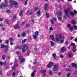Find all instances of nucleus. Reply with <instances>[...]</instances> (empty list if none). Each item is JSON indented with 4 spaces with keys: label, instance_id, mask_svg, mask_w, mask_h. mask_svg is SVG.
I'll list each match as a JSON object with an SVG mask.
<instances>
[{
    "label": "nucleus",
    "instance_id": "a878e982",
    "mask_svg": "<svg viewBox=\"0 0 77 77\" xmlns=\"http://www.w3.org/2000/svg\"><path fill=\"white\" fill-rule=\"evenodd\" d=\"M35 35L36 36H38L39 35V32H38V31H36L35 33Z\"/></svg>",
    "mask_w": 77,
    "mask_h": 77
},
{
    "label": "nucleus",
    "instance_id": "6e6552de",
    "mask_svg": "<svg viewBox=\"0 0 77 77\" xmlns=\"http://www.w3.org/2000/svg\"><path fill=\"white\" fill-rule=\"evenodd\" d=\"M20 61L21 63L22 62H23L25 61V59L22 57V56H20L19 57Z\"/></svg>",
    "mask_w": 77,
    "mask_h": 77
},
{
    "label": "nucleus",
    "instance_id": "ddd939ff",
    "mask_svg": "<svg viewBox=\"0 0 77 77\" xmlns=\"http://www.w3.org/2000/svg\"><path fill=\"white\" fill-rule=\"evenodd\" d=\"M48 5L47 4H46L44 5V10L47 11L48 9H47V8H48Z\"/></svg>",
    "mask_w": 77,
    "mask_h": 77
},
{
    "label": "nucleus",
    "instance_id": "bf43d9fd",
    "mask_svg": "<svg viewBox=\"0 0 77 77\" xmlns=\"http://www.w3.org/2000/svg\"><path fill=\"white\" fill-rule=\"evenodd\" d=\"M0 65H1V66H2V65H3V63L2 62H0Z\"/></svg>",
    "mask_w": 77,
    "mask_h": 77
},
{
    "label": "nucleus",
    "instance_id": "37998d69",
    "mask_svg": "<svg viewBox=\"0 0 77 77\" xmlns=\"http://www.w3.org/2000/svg\"><path fill=\"white\" fill-rule=\"evenodd\" d=\"M71 75V74L70 73H68L67 74V77H69Z\"/></svg>",
    "mask_w": 77,
    "mask_h": 77
},
{
    "label": "nucleus",
    "instance_id": "f704fd0d",
    "mask_svg": "<svg viewBox=\"0 0 77 77\" xmlns=\"http://www.w3.org/2000/svg\"><path fill=\"white\" fill-rule=\"evenodd\" d=\"M75 48H76V47L73 48L72 51H73L74 52L75 51Z\"/></svg>",
    "mask_w": 77,
    "mask_h": 77
},
{
    "label": "nucleus",
    "instance_id": "69168bd1",
    "mask_svg": "<svg viewBox=\"0 0 77 77\" xmlns=\"http://www.w3.org/2000/svg\"><path fill=\"white\" fill-rule=\"evenodd\" d=\"M74 41H75V42H77V38H75L74 39Z\"/></svg>",
    "mask_w": 77,
    "mask_h": 77
},
{
    "label": "nucleus",
    "instance_id": "c9c22d12",
    "mask_svg": "<svg viewBox=\"0 0 77 77\" xmlns=\"http://www.w3.org/2000/svg\"><path fill=\"white\" fill-rule=\"evenodd\" d=\"M27 2H28V0H26L25 2L24 5L26 6L27 4Z\"/></svg>",
    "mask_w": 77,
    "mask_h": 77
},
{
    "label": "nucleus",
    "instance_id": "f257e3e1",
    "mask_svg": "<svg viewBox=\"0 0 77 77\" xmlns=\"http://www.w3.org/2000/svg\"><path fill=\"white\" fill-rule=\"evenodd\" d=\"M55 40L57 41H59L60 44H62L63 42L64 41L65 37L63 36V35L61 34L57 33L56 34L55 37Z\"/></svg>",
    "mask_w": 77,
    "mask_h": 77
},
{
    "label": "nucleus",
    "instance_id": "864d4df0",
    "mask_svg": "<svg viewBox=\"0 0 77 77\" xmlns=\"http://www.w3.org/2000/svg\"><path fill=\"white\" fill-rule=\"evenodd\" d=\"M31 21L32 22V23H34L35 20H34V19H32V20H31Z\"/></svg>",
    "mask_w": 77,
    "mask_h": 77
},
{
    "label": "nucleus",
    "instance_id": "8fccbe9b",
    "mask_svg": "<svg viewBox=\"0 0 77 77\" xmlns=\"http://www.w3.org/2000/svg\"><path fill=\"white\" fill-rule=\"evenodd\" d=\"M58 20H59L60 21V20H62V18H61V17H59L58 18Z\"/></svg>",
    "mask_w": 77,
    "mask_h": 77
},
{
    "label": "nucleus",
    "instance_id": "9b49d317",
    "mask_svg": "<svg viewBox=\"0 0 77 77\" xmlns=\"http://www.w3.org/2000/svg\"><path fill=\"white\" fill-rule=\"evenodd\" d=\"M58 69V68H57V66L56 65H54V71H57Z\"/></svg>",
    "mask_w": 77,
    "mask_h": 77
},
{
    "label": "nucleus",
    "instance_id": "5fc2aeb1",
    "mask_svg": "<svg viewBox=\"0 0 77 77\" xmlns=\"http://www.w3.org/2000/svg\"><path fill=\"white\" fill-rule=\"evenodd\" d=\"M3 63L5 65L6 64V61H5L3 62Z\"/></svg>",
    "mask_w": 77,
    "mask_h": 77
},
{
    "label": "nucleus",
    "instance_id": "dca6fc26",
    "mask_svg": "<svg viewBox=\"0 0 77 77\" xmlns=\"http://www.w3.org/2000/svg\"><path fill=\"white\" fill-rule=\"evenodd\" d=\"M36 72V70H34L33 72L31 74V75L33 77H35V72Z\"/></svg>",
    "mask_w": 77,
    "mask_h": 77
},
{
    "label": "nucleus",
    "instance_id": "f3484780",
    "mask_svg": "<svg viewBox=\"0 0 77 77\" xmlns=\"http://www.w3.org/2000/svg\"><path fill=\"white\" fill-rule=\"evenodd\" d=\"M17 48H18L19 50H21L22 48V46H16L15 47V49H17Z\"/></svg>",
    "mask_w": 77,
    "mask_h": 77
},
{
    "label": "nucleus",
    "instance_id": "4c0bfd02",
    "mask_svg": "<svg viewBox=\"0 0 77 77\" xmlns=\"http://www.w3.org/2000/svg\"><path fill=\"white\" fill-rule=\"evenodd\" d=\"M9 40H10V41H14V38H9Z\"/></svg>",
    "mask_w": 77,
    "mask_h": 77
},
{
    "label": "nucleus",
    "instance_id": "7ed1b4c3",
    "mask_svg": "<svg viewBox=\"0 0 77 77\" xmlns=\"http://www.w3.org/2000/svg\"><path fill=\"white\" fill-rule=\"evenodd\" d=\"M70 11V9L69 8H68L67 10H65L64 11V12L65 13V15L66 16H64L63 17V18L65 20H66V18L69 17L68 15V12Z\"/></svg>",
    "mask_w": 77,
    "mask_h": 77
},
{
    "label": "nucleus",
    "instance_id": "c03bdc74",
    "mask_svg": "<svg viewBox=\"0 0 77 77\" xmlns=\"http://www.w3.org/2000/svg\"><path fill=\"white\" fill-rule=\"evenodd\" d=\"M67 26L68 28H69L71 27V25L69 24L67 25Z\"/></svg>",
    "mask_w": 77,
    "mask_h": 77
},
{
    "label": "nucleus",
    "instance_id": "a18cd8bd",
    "mask_svg": "<svg viewBox=\"0 0 77 77\" xmlns=\"http://www.w3.org/2000/svg\"><path fill=\"white\" fill-rule=\"evenodd\" d=\"M38 7H36L35 8V11H37V10H38Z\"/></svg>",
    "mask_w": 77,
    "mask_h": 77
},
{
    "label": "nucleus",
    "instance_id": "58836bf2",
    "mask_svg": "<svg viewBox=\"0 0 77 77\" xmlns=\"http://www.w3.org/2000/svg\"><path fill=\"white\" fill-rule=\"evenodd\" d=\"M73 28L75 29V30H77V27L76 26H73Z\"/></svg>",
    "mask_w": 77,
    "mask_h": 77
},
{
    "label": "nucleus",
    "instance_id": "338daca9",
    "mask_svg": "<svg viewBox=\"0 0 77 77\" xmlns=\"http://www.w3.org/2000/svg\"><path fill=\"white\" fill-rule=\"evenodd\" d=\"M0 75H2V72L1 71H0Z\"/></svg>",
    "mask_w": 77,
    "mask_h": 77
},
{
    "label": "nucleus",
    "instance_id": "aec40b11",
    "mask_svg": "<svg viewBox=\"0 0 77 77\" xmlns=\"http://www.w3.org/2000/svg\"><path fill=\"white\" fill-rule=\"evenodd\" d=\"M72 54L71 53H69L68 54V57L69 58H71V57H72Z\"/></svg>",
    "mask_w": 77,
    "mask_h": 77
},
{
    "label": "nucleus",
    "instance_id": "e433bc0d",
    "mask_svg": "<svg viewBox=\"0 0 77 77\" xmlns=\"http://www.w3.org/2000/svg\"><path fill=\"white\" fill-rule=\"evenodd\" d=\"M53 29V27L52 26H51L49 28V30H51L52 31V30Z\"/></svg>",
    "mask_w": 77,
    "mask_h": 77
},
{
    "label": "nucleus",
    "instance_id": "680f3d73",
    "mask_svg": "<svg viewBox=\"0 0 77 77\" xmlns=\"http://www.w3.org/2000/svg\"><path fill=\"white\" fill-rule=\"evenodd\" d=\"M10 44L11 45H13V43L12 42H10Z\"/></svg>",
    "mask_w": 77,
    "mask_h": 77
},
{
    "label": "nucleus",
    "instance_id": "5701e85b",
    "mask_svg": "<svg viewBox=\"0 0 77 77\" xmlns=\"http://www.w3.org/2000/svg\"><path fill=\"white\" fill-rule=\"evenodd\" d=\"M66 48H65L63 47L62 48L61 51H66Z\"/></svg>",
    "mask_w": 77,
    "mask_h": 77
},
{
    "label": "nucleus",
    "instance_id": "393cba45",
    "mask_svg": "<svg viewBox=\"0 0 77 77\" xmlns=\"http://www.w3.org/2000/svg\"><path fill=\"white\" fill-rule=\"evenodd\" d=\"M46 17L47 18H49V15L48 13L46 12Z\"/></svg>",
    "mask_w": 77,
    "mask_h": 77
},
{
    "label": "nucleus",
    "instance_id": "2eb2a0df",
    "mask_svg": "<svg viewBox=\"0 0 77 77\" xmlns=\"http://www.w3.org/2000/svg\"><path fill=\"white\" fill-rule=\"evenodd\" d=\"M50 38H51L53 41H54L55 39H54V36L53 35H51L50 36Z\"/></svg>",
    "mask_w": 77,
    "mask_h": 77
},
{
    "label": "nucleus",
    "instance_id": "6e6d98bb",
    "mask_svg": "<svg viewBox=\"0 0 77 77\" xmlns=\"http://www.w3.org/2000/svg\"><path fill=\"white\" fill-rule=\"evenodd\" d=\"M16 18V16H14L13 17V19H15Z\"/></svg>",
    "mask_w": 77,
    "mask_h": 77
},
{
    "label": "nucleus",
    "instance_id": "603ef678",
    "mask_svg": "<svg viewBox=\"0 0 77 77\" xmlns=\"http://www.w3.org/2000/svg\"><path fill=\"white\" fill-rule=\"evenodd\" d=\"M74 13H75V14H77V11H76V10H75L74 11Z\"/></svg>",
    "mask_w": 77,
    "mask_h": 77
},
{
    "label": "nucleus",
    "instance_id": "3c124183",
    "mask_svg": "<svg viewBox=\"0 0 77 77\" xmlns=\"http://www.w3.org/2000/svg\"><path fill=\"white\" fill-rule=\"evenodd\" d=\"M3 18H0V21H3Z\"/></svg>",
    "mask_w": 77,
    "mask_h": 77
},
{
    "label": "nucleus",
    "instance_id": "bb28decb",
    "mask_svg": "<svg viewBox=\"0 0 77 77\" xmlns=\"http://www.w3.org/2000/svg\"><path fill=\"white\" fill-rule=\"evenodd\" d=\"M5 47H6V45H2L1 46V48H5Z\"/></svg>",
    "mask_w": 77,
    "mask_h": 77
},
{
    "label": "nucleus",
    "instance_id": "2f4dec72",
    "mask_svg": "<svg viewBox=\"0 0 77 77\" xmlns=\"http://www.w3.org/2000/svg\"><path fill=\"white\" fill-rule=\"evenodd\" d=\"M53 56L54 57V59H56V54H52Z\"/></svg>",
    "mask_w": 77,
    "mask_h": 77
},
{
    "label": "nucleus",
    "instance_id": "f03ea898",
    "mask_svg": "<svg viewBox=\"0 0 77 77\" xmlns=\"http://www.w3.org/2000/svg\"><path fill=\"white\" fill-rule=\"evenodd\" d=\"M10 3V6L11 8H13V5H16V8L18 6V3L14 0H10L9 1Z\"/></svg>",
    "mask_w": 77,
    "mask_h": 77
},
{
    "label": "nucleus",
    "instance_id": "473e14b6",
    "mask_svg": "<svg viewBox=\"0 0 77 77\" xmlns=\"http://www.w3.org/2000/svg\"><path fill=\"white\" fill-rule=\"evenodd\" d=\"M26 40H26V39L23 40L22 42V44H24V43H25V42H26Z\"/></svg>",
    "mask_w": 77,
    "mask_h": 77
},
{
    "label": "nucleus",
    "instance_id": "ea45409f",
    "mask_svg": "<svg viewBox=\"0 0 77 77\" xmlns=\"http://www.w3.org/2000/svg\"><path fill=\"white\" fill-rule=\"evenodd\" d=\"M5 22H6V23L7 24H9V22H8V20L7 19H5Z\"/></svg>",
    "mask_w": 77,
    "mask_h": 77
},
{
    "label": "nucleus",
    "instance_id": "c85d7f7f",
    "mask_svg": "<svg viewBox=\"0 0 77 77\" xmlns=\"http://www.w3.org/2000/svg\"><path fill=\"white\" fill-rule=\"evenodd\" d=\"M51 46H52V47H53V46L54 45V42H53L51 41Z\"/></svg>",
    "mask_w": 77,
    "mask_h": 77
},
{
    "label": "nucleus",
    "instance_id": "412c9836",
    "mask_svg": "<svg viewBox=\"0 0 77 77\" xmlns=\"http://www.w3.org/2000/svg\"><path fill=\"white\" fill-rule=\"evenodd\" d=\"M57 15L58 16H59V17H60L61 15L62 14V13L61 12V11L60 12V13L59 14H58V12H57Z\"/></svg>",
    "mask_w": 77,
    "mask_h": 77
},
{
    "label": "nucleus",
    "instance_id": "09e8293b",
    "mask_svg": "<svg viewBox=\"0 0 77 77\" xmlns=\"http://www.w3.org/2000/svg\"><path fill=\"white\" fill-rule=\"evenodd\" d=\"M49 74H51V75H52V71H49Z\"/></svg>",
    "mask_w": 77,
    "mask_h": 77
},
{
    "label": "nucleus",
    "instance_id": "9d476101",
    "mask_svg": "<svg viewBox=\"0 0 77 77\" xmlns=\"http://www.w3.org/2000/svg\"><path fill=\"white\" fill-rule=\"evenodd\" d=\"M18 66V64H17L16 63H15L14 64L13 67L12 68V70L13 71L15 70V66Z\"/></svg>",
    "mask_w": 77,
    "mask_h": 77
},
{
    "label": "nucleus",
    "instance_id": "49530a36",
    "mask_svg": "<svg viewBox=\"0 0 77 77\" xmlns=\"http://www.w3.org/2000/svg\"><path fill=\"white\" fill-rule=\"evenodd\" d=\"M5 43L6 44H8L9 43V40H7L5 41Z\"/></svg>",
    "mask_w": 77,
    "mask_h": 77
},
{
    "label": "nucleus",
    "instance_id": "cd10ccee",
    "mask_svg": "<svg viewBox=\"0 0 77 77\" xmlns=\"http://www.w3.org/2000/svg\"><path fill=\"white\" fill-rule=\"evenodd\" d=\"M69 14L71 15H75V14H74V12H72V11H70Z\"/></svg>",
    "mask_w": 77,
    "mask_h": 77
},
{
    "label": "nucleus",
    "instance_id": "f8f14e48",
    "mask_svg": "<svg viewBox=\"0 0 77 77\" xmlns=\"http://www.w3.org/2000/svg\"><path fill=\"white\" fill-rule=\"evenodd\" d=\"M14 27L15 29H19V28H20V26H19L18 25H15L14 26Z\"/></svg>",
    "mask_w": 77,
    "mask_h": 77
},
{
    "label": "nucleus",
    "instance_id": "a211bd4d",
    "mask_svg": "<svg viewBox=\"0 0 77 77\" xmlns=\"http://www.w3.org/2000/svg\"><path fill=\"white\" fill-rule=\"evenodd\" d=\"M72 24H73V25H75L76 23L75 20H74V19L72 20Z\"/></svg>",
    "mask_w": 77,
    "mask_h": 77
},
{
    "label": "nucleus",
    "instance_id": "39448f33",
    "mask_svg": "<svg viewBox=\"0 0 77 77\" xmlns=\"http://www.w3.org/2000/svg\"><path fill=\"white\" fill-rule=\"evenodd\" d=\"M23 47V48L22 49V51L23 53H24L26 51V50H28L29 49V46L28 45H25Z\"/></svg>",
    "mask_w": 77,
    "mask_h": 77
},
{
    "label": "nucleus",
    "instance_id": "13d9d810",
    "mask_svg": "<svg viewBox=\"0 0 77 77\" xmlns=\"http://www.w3.org/2000/svg\"><path fill=\"white\" fill-rule=\"evenodd\" d=\"M74 75H75L76 73H77V71H75L73 73Z\"/></svg>",
    "mask_w": 77,
    "mask_h": 77
},
{
    "label": "nucleus",
    "instance_id": "0eeeda50",
    "mask_svg": "<svg viewBox=\"0 0 77 77\" xmlns=\"http://www.w3.org/2000/svg\"><path fill=\"white\" fill-rule=\"evenodd\" d=\"M53 62H50L48 65L47 66V67L48 68H50L53 66Z\"/></svg>",
    "mask_w": 77,
    "mask_h": 77
},
{
    "label": "nucleus",
    "instance_id": "20e7f679",
    "mask_svg": "<svg viewBox=\"0 0 77 77\" xmlns=\"http://www.w3.org/2000/svg\"><path fill=\"white\" fill-rule=\"evenodd\" d=\"M5 4H4V3H2V5H0V8H3L4 7L7 8L9 6V5L8 4V1L5 0Z\"/></svg>",
    "mask_w": 77,
    "mask_h": 77
},
{
    "label": "nucleus",
    "instance_id": "7c9ffc66",
    "mask_svg": "<svg viewBox=\"0 0 77 77\" xmlns=\"http://www.w3.org/2000/svg\"><path fill=\"white\" fill-rule=\"evenodd\" d=\"M2 59H3V60H5V59H6V55H4L2 56Z\"/></svg>",
    "mask_w": 77,
    "mask_h": 77
},
{
    "label": "nucleus",
    "instance_id": "e2e57ef3",
    "mask_svg": "<svg viewBox=\"0 0 77 77\" xmlns=\"http://www.w3.org/2000/svg\"><path fill=\"white\" fill-rule=\"evenodd\" d=\"M58 75H61V73L60 72H59L58 73Z\"/></svg>",
    "mask_w": 77,
    "mask_h": 77
},
{
    "label": "nucleus",
    "instance_id": "1a4fd4ad",
    "mask_svg": "<svg viewBox=\"0 0 77 77\" xmlns=\"http://www.w3.org/2000/svg\"><path fill=\"white\" fill-rule=\"evenodd\" d=\"M57 19L56 18H53L51 20V21L52 24H54V21H56Z\"/></svg>",
    "mask_w": 77,
    "mask_h": 77
},
{
    "label": "nucleus",
    "instance_id": "423d86ee",
    "mask_svg": "<svg viewBox=\"0 0 77 77\" xmlns=\"http://www.w3.org/2000/svg\"><path fill=\"white\" fill-rule=\"evenodd\" d=\"M43 74V77H45L46 75V70H41L40 71Z\"/></svg>",
    "mask_w": 77,
    "mask_h": 77
},
{
    "label": "nucleus",
    "instance_id": "0e129e2a",
    "mask_svg": "<svg viewBox=\"0 0 77 77\" xmlns=\"http://www.w3.org/2000/svg\"><path fill=\"white\" fill-rule=\"evenodd\" d=\"M28 54H29V53H30V51H28L27 52Z\"/></svg>",
    "mask_w": 77,
    "mask_h": 77
},
{
    "label": "nucleus",
    "instance_id": "052dcab7",
    "mask_svg": "<svg viewBox=\"0 0 77 77\" xmlns=\"http://www.w3.org/2000/svg\"><path fill=\"white\" fill-rule=\"evenodd\" d=\"M15 75V72H14L12 73V75Z\"/></svg>",
    "mask_w": 77,
    "mask_h": 77
},
{
    "label": "nucleus",
    "instance_id": "774afa93",
    "mask_svg": "<svg viewBox=\"0 0 77 77\" xmlns=\"http://www.w3.org/2000/svg\"><path fill=\"white\" fill-rule=\"evenodd\" d=\"M68 42H66L65 44H66V45H67V44H68Z\"/></svg>",
    "mask_w": 77,
    "mask_h": 77
},
{
    "label": "nucleus",
    "instance_id": "a19ab883",
    "mask_svg": "<svg viewBox=\"0 0 77 77\" xmlns=\"http://www.w3.org/2000/svg\"><path fill=\"white\" fill-rule=\"evenodd\" d=\"M64 56L63 55H61L60 56V57L61 59H63V58Z\"/></svg>",
    "mask_w": 77,
    "mask_h": 77
},
{
    "label": "nucleus",
    "instance_id": "c756f323",
    "mask_svg": "<svg viewBox=\"0 0 77 77\" xmlns=\"http://www.w3.org/2000/svg\"><path fill=\"white\" fill-rule=\"evenodd\" d=\"M37 14L39 16H41V13L40 12V11H38L37 12Z\"/></svg>",
    "mask_w": 77,
    "mask_h": 77
},
{
    "label": "nucleus",
    "instance_id": "4468645a",
    "mask_svg": "<svg viewBox=\"0 0 77 77\" xmlns=\"http://www.w3.org/2000/svg\"><path fill=\"white\" fill-rule=\"evenodd\" d=\"M24 12V11L21 10L19 13L20 16V17H22L23 15V13Z\"/></svg>",
    "mask_w": 77,
    "mask_h": 77
},
{
    "label": "nucleus",
    "instance_id": "de8ad7c7",
    "mask_svg": "<svg viewBox=\"0 0 77 77\" xmlns=\"http://www.w3.org/2000/svg\"><path fill=\"white\" fill-rule=\"evenodd\" d=\"M3 24L2 23L0 24V27H3Z\"/></svg>",
    "mask_w": 77,
    "mask_h": 77
},
{
    "label": "nucleus",
    "instance_id": "b1692460",
    "mask_svg": "<svg viewBox=\"0 0 77 77\" xmlns=\"http://www.w3.org/2000/svg\"><path fill=\"white\" fill-rule=\"evenodd\" d=\"M26 33L25 32H23L22 34V36L23 37H24V36H26Z\"/></svg>",
    "mask_w": 77,
    "mask_h": 77
},
{
    "label": "nucleus",
    "instance_id": "4be33fe9",
    "mask_svg": "<svg viewBox=\"0 0 77 77\" xmlns=\"http://www.w3.org/2000/svg\"><path fill=\"white\" fill-rule=\"evenodd\" d=\"M37 36H38L37 35H32V37H33V38L35 39H37Z\"/></svg>",
    "mask_w": 77,
    "mask_h": 77
},
{
    "label": "nucleus",
    "instance_id": "6ab92c4d",
    "mask_svg": "<svg viewBox=\"0 0 77 77\" xmlns=\"http://www.w3.org/2000/svg\"><path fill=\"white\" fill-rule=\"evenodd\" d=\"M70 45L73 47V48L76 47V46L75 45V44L74 43H72Z\"/></svg>",
    "mask_w": 77,
    "mask_h": 77
},
{
    "label": "nucleus",
    "instance_id": "72a5a7b5",
    "mask_svg": "<svg viewBox=\"0 0 77 77\" xmlns=\"http://www.w3.org/2000/svg\"><path fill=\"white\" fill-rule=\"evenodd\" d=\"M6 12H7V13L8 14H10V13H11V11H10V10H7L6 11Z\"/></svg>",
    "mask_w": 77,
    "mask_h": 77
},
{
    "label": "nucleus",
    "instance_id": "79ce46f5",
    "mask_svg": "<svg viewBox=\"0 0 77 77\" xmlns=\"http://www.w3.org/2000/svg\"><path fill=\"white\" fill-rule=\"evenodd\" d=\"M69 29L70 30H72L74 29L73 27H70V28H69Z\"/></svg>",
    "mask_w": 77,
    "mask_h": 77
},
{
    "label": "nucleus",
    "instance_id": "4d7b16f0",
    "mask_svg": "<svg viewBox=\"0 0 77 77\" xmlns=\"http://www.w3.org/2000/svg\"><path fill=\"white\" fill-rule=\"evenodd\" d=\"M66 71H70V69H66Z\"/></svg>",
    "mask_w": 77,
    "mask_h": 77
}]
</instances>
